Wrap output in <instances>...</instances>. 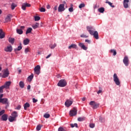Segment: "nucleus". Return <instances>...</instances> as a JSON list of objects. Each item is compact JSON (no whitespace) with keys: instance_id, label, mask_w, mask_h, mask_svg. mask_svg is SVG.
I'll list each match as a JSON object with an SVG mask.
<instances>
[{"instance_id":"1","label":"nucleus","mask_w":131,"mask_h":131,"mask_svg":"<svg viewBox=\"0 0 131 131\" xmlns=\"http://www.w3.org/2000/svg\"><path fill=\"white\" fill-rule=\"evenodd\" d=\"M86 29L89 32L90 34L91 35H93L94 37L96 39H99V34L98 33V31H95V28L92 26H87Z\"/></svg>"},{"instance_id":"2","label":"nucleus","mask_w":131,"mask_h":131,"mask_svg":"<svg viewBox=\"0 0 131 131\" xmlns=\"http://www.w3.org/2000/svg\"><path fill=\"white\" fill-rule=\"evenodd\" d=\"M57 85L58 86H60V88H64V86H66V85H67V82L64 79H61L59 80L57 84Z\"/></svg>"},{"instance_id":"3","label":"nucleus","mask_w":131,"mask_h":131,"mask_svg":"<svg viewBox=\"0 0 131 131\" xmlns=\"http://www.w3.org/2000/svg\"><path fill=\"white\" fill-rule=\"evenodd\" d=\"M89 104L90 106H92L93 109H97V108H99V106H100L99 103L93 101H91Z\"/></svg>"},{"instance_id":"4","label":"nucleus","mask_w":131,"mask_h":131,"mask_svg":"<svg viewBox=\"0 0 131 131\" xmlns=\"http://www.w3.org/2000/svg\"><path fill=\"white\" fill-rule=\"evenodd\" d=\"M114 81L115 82L117 85H120V81H119V79L118 78L116 73L114 74Z\"/></svg>"},{"instance_id":"5","label":"nucleus","mask_w":131,"mask_h":131,"mask_svg":"<svg viewBox=\"0 0 131 131\" xmlns=\"http://www.w3.org/2000/svg\"><path fill=\"white\" fill-rule=\"evenodd\" d=\"M77 114V108L75 107H73V110L70 112V116H75Z\"/></svg>"},{"instance_id":"6","label":"nucleus","mask_w":131,"mask_h":131,"mask_svg":"<svg viewBox=\"0 0 131 131\" xmlns=\"http://www.w3.org/2000/svg\"><path fill=\"white\" fill-rule=\"evenodd\" d=\"M10 75V72H9V69H6L3 70V75L2 76V77L3 78H6L9 76Z\"/></svg>"},{"instance_id":"7","label":"nucleus","mask_w":131,"mask_h":131,"mask_svg":"<svg viewBox=\"0 0 131 131\" xmlns=\"http://www.w3.org/2000/svg\"><path fill=\"white\" fill-rule=\"evenodd\" d=\"M34 72L36 74L38 75L40 73V66L37 65L34 68Z\"/></svg>"},{"instance_id":"8","label":"nucleus","mask_w":131,"mask_h":131,"mask_svg":"<svg viewBox=\"0 0 131 131\" xmlns=\"http://www.w3.org/2000/svg\"><path fill=\"white\" fill-rule=\"evenodd\" d=\"M0 103H2V104H5V105H7V106H9V100L8 98H3L2 99H1Z\"/></svg>"},{"instance_id":"9","label":"nucleus","mask_w":131,"mask_h":131,"mask_svg":"<svg viewBox=\"0 0 131 131\" xmlns=\"http://www.w3.org/2000/svg\"><path fill=\"white\" fill-rule=\"evenodd\" d=\"M123 62L126 66H128L129 62V60L128 59V57L127 56H125L124 57V59L123 60Z\"/></svg>"},{"instance_id":"10","label":"nucleus","mask_w":131,"mask_h":131,"mask_svg":"<svg viewBox=\"0 0 131 131\" xmlns=\"http://www.w3.org/2000/svg\"><path fill=\"white\" fill-rule=\"evenodd\" d=\"M65 5L64 4H60L58 9V12H63L65 11Z\"/></svg>"},{"instance_id":"11","label":"nucleus","mask_w":131,"mask_h":131,"mask_svg":"<svg viewBox=\"0 0 131 131\" xmlns=\"http://www.w3.org/2000/svg\"><path fill=\"white\" fill-rule=\"evenodd\" d=\"M72 103H73V101L68 99L65 102V105L66 107H70L72 105Z\"/></svg>"},{"instance_id":"12","label":"nucleus","mask_w":131,"mask_h":131,"mask_svg":"<svg viewBox=\"0 0 131 131\" xmlns=\"http://www.w3.org/2000/svg\"><path fill=\"white\" fill-rule=\"evenodd\" d=\"M27 7H31V5L27 3H24L21 6V9H23L24 11H25V10H26Z\"/></svg>"},{"instance_id":"13","label":"nucleus","mask_w":131,"mask_h":131,"mask_svg":"<svg viewBox=\"0 0 131 131\" xmlns=\"http://www.w3.org/2000/svg\"><path fill=\"white\" fill-rule=\"evenodd\" d=\"M129 0H124L123 1V6L125 9H127L128 8V3Z\"/></svg>"},{"instance_id":"14","label":"nucleus","mask_w":131,"mask_h":131,"mask_svg":"<svg viewBox=\"0 0 131 131\" xmlns=\"http://www.w3.org/2000/svg\"><path fill=\"white\" fill-rule=\"evenodd\" d=\"M4 51H5V52H12V51H13L12 46L10 45V46H7L5 48Z\"/></svg>"},{"instance_id":"15","label":"nucleus","mask_w":131,"mask_h":131,"mask_svg":"<svg viewBox=\"0 0 131 131\" xmlns=\"http://www.w3.org/2000/svg\"><path fill=\"white\" fill-rule=\"evenodd\" d=\"M79 47L81 48V49H82L84 51H86V50H88V47H85V46H84V44H83V43H79Z\"/></svg>"},{"instance_id":"16","label":"nucleus","mask_w":131,"mask_h":131,"mask_svg":"<svg viewBox=\"0 0 131 131\" xmlns=\"http://www.w3.org/2000/svg\"><path fill=\"white\" fill-rule=\"evenodd\" d=\"M5 37V32L3 31L2 29H0V39H2Z\"/></svg>"},{"instance_id":"17","label":"nucleus","mask_w":131,"mask_h":131,"mask_svg":"<svg viewBox=\"0 0 131 131\" xmlns=\"http://www.w3.org/2000/svg\"><path fill=\"white\" fill-rule=\"evenodd\" d=\"M11 81H7L6 82L5 84L4 85V87L5 88V89H9V86L11 85Z\"/></svg>"},{"instance_id":"18","label":"nucleus","mask_w":131,"mask_h":131,"mask_svg":"<svg viewBox=\"0 0 131 131\" xmlns=\"http://www.w3.org/2000/svg\"><path fill=\"white\" fill-rule=\"evenodd\" d=\"M2 119L3 121H7L8 120V115L4 114L2 116Z\"/></svg>"},{"instance_id":"19","label":"nucleus","mask_w":131,"mask_h":131,"mask_svg":"<svg viewBox=\"0 0 131 131\" xmlns=\"http://www.w3.org/2000/svg\"><path fill=\"white\" fill-rule=\"evenodd\" d=\"M11 14H8L7 17L5 18V21L6 22H10L11 21Z\"/></svg>"},{"instance_id":"20","label":"nucleus","mask_w":131,"mask_h":131,"mask_svg":"<svg viewBox=\"0 0 131 131\" xmlns=\"http://www.w3.org/2000/svg\"><path fill=\"white\" fill-rule=\"evenodd\" d=\"M9 42L11 43V45H14V42H15V38L9 37L8 39Z\"/></svg>"},{"instance_id":"21","label":"nucleus","mask_w":131,"mask_h":131,"mask_svg":"<svg viewBox=\"0 0 131 131\" xmlns=\"http://www.w3.org/2000/svg\"><path fill=\"white\" fill-rule=\"evenodd\" d=\"M77 46L75 44H72L71 46L69 47V49L71 50V49H77Z\"/></svg>"},{"instance_id":"22","label":"nucleus","mask_w":131,"mask_h":131,"mask_svg":"<svg viewBox=\"0 0 131 131\" xmlns=\"http://www.w3.org/2000/svg\"><path fill=\"white\" fill-rule=\"evenodd\" d=\"M30 107V104L28 103V102H27L24 105V109L25 110H27V108H29Z\"/></svg>"},{"instance_id":"23","label":"nucleus","mask_w":131,"mask_h":131,"mask_svg":"<svg viewBox=\"0 0 131 131\" xmlns=\"http://www.w3.org/2000/svg\"><path fill=\"white\" fill-rule=\"evenodd\" d=\"M29 41L30 40L28 38L24 40V45H25V46L28 45V43H29Z\"/></svg>"},{"instance_id":"24","label":"nucleus","mask_w":131,"mask_h":131,"mask_svg":"<svg viewBox=\"0 0 131 131\" xmlns=\"http://www.w3.org/2000/svg\"><path fill=\"white\" fill-rule=\"evenodd\" d=\"M19 85L21 89H24V85H25L24 82H23L22 81H20L19 83Z\"/></svg>"},{"instance_id":"25","label":"nucleus","mask_w":131,"mask_h":131,"mask_svg":"<svg viewBox=\"0 0 131 131\" xmlns=\"http://www.w3.org/2000/svg\"><path fill=\"white\" fill-rule=\"evenodd\" d=\"M33 74H31V75L28 77V81H31V80L33 79Z\"/></svg>"},{"instance_id":"26","label":"nucleus","mask_w":131,"mask_h":131,"mask_svg":"<svg viewBox=\"0 0 131 131\" xmlns=\"http://www.w3.org/2000/svg\"><path fill=\"white\" fill-rule=\"evenodd\" d=\"M38 26H39V24L36 23L35 24L32 25V28L34 29H36V28H38Z\"/></svg>"},{"instance_id":"27","label":"nucleus","mask_w":131,"mask_h":131,"mask_svg":"<svg viewBox=\"0 0 131 131\" xmlns=\"http://www.w3.org/2000/svg\"><path fill=\"white\" fill-rule=\"evenodd\" d=\"M11 115H12V117H13L14 118H16V117H17L18 116L17 112H14L13 113H12L11 114Z\"/></svg>"},{"instance_id":"28","label":"nucleus","mask_w":131,"mask_h":131,"mask_svg":"<svg viewBox=\"0 0 131 131\" xmlns=\"http://www.w3.org/2000/svg\"><path fill=\"white\" fill-rule=\"evenodd\" d=\"M98 11L99 13H104V12H105V8H104V7H101L98 9Z\"/></svg>"},{"instance_id":"29","label":"nucleus","mask_w":131,"mask_h":131,"mask_svg":"<svg viewBox=\"0 0 131 131\" xmlns=\"http://www.w3.org/2000/svg\"><path fill=\"white\" fill-rule=\"evenodd\" d=\"M31 31H32V28H28L26 31V34H28V33H31Z\"/></svg>"},{"instance_id":"30","label":"nucleus","mask_w":131,"mask_h":131,"mask_svg":"<svg viewBox=\"0 0 131 131\" xmlns=\"http://www.w3.org/2000/svg\"><path fill=\"white\" fill-rule=\"evenodd\" d=\"M16 32H17V33H18V34H23V31L21 29H17Z\"/></svg>"},{"instance_id":"31","label":"nucleus","mask_w":131,"mask_h":131,"mask_svg":"<svg viewBox=\"0 0 131 131\" xmlns=\"http://www.w3.org/2000/svg\"><path fill=\"white\" fill-rule=\"evenodd\" d=\"M70 126L73 128V127H78V125L77 123L70 124Z\"/></svg>"},{"instance_id":"32","label":"nucleus","mask_w":131,"mask_h":131,"mask_svg":"<svg viewBox=\"0 0 131 131\" xmlns=\"http://www.w3.org/2000/svg\"><path fill=\"white\" fill-rule=\"evenodd\" d=\"M11 10H14L16 7H17V5L15 4V3H13L11 4Z\"/></svg>"},{"instance_id":"33","label":"nucleus","mask_w":131,"mask_h":131,"mask_svg":"<svg viewBox=\"0 0 131 131\" xmlns=\"http://www.w3.org/2000/svg\"><path fill=\"white\" fill-rule=\"evenodd\" d=\"M21 50H22V46L21 45H20L19 46H18L17 48L14 49V51L16 53V52H17V51H21Z\"/></svg>"},{"instance_id":"34","label":"nucleus","mask_w":131,"mask_h":131,"mask_svg":"<svg viewBox=\"0 0 131 131\" xmlns=\"http://www.w3.org/2000/svg\"><path fill=\"white\" fill-rule=\"evenodd\" d=\"M105 3L106 4H108L109 5V6L112 7V8H115V6L114 5H113L112 3H111V2H109V1H106Z\"/></svg>"},{"instance_id":"35","label":"nucleus","mask_w":131,"mask_h":131,"mask_svg":"<svg viewBox=\"0 0 131 131\" xmlns=\"http://www.w3.org/2000/svg\"><path fill=\"white\" fill-rule=\"evenodd\" d=\"M84 120H85V117H79L78 118V121H83Z\"/></svg>"},{"instance_id":"36","label":"nucleus","mask_w":131,"mask_h":131,"mask_svg":"<svg viewBox=\"0 0 131 131\" xmlns=\"http://www.w3.org/2000/svg\"><path fill=\"white\" fill-rule=\"evenodd\" d=\"M110 52L111 53H113V56H116V54H117V52H116V50L114 49H111Z\"/></svg>"},{"instance_id":"37","label":"nucleus","mask_w":131,"mask_h":131,"mask_svg":"<svg viewBox=\"0 0 131 131\" xmlns=\"http://www.w3.org/2000/svg\"><path fill=\"white\" fill-rule=\"evenodd\" d=\"M8 120L10 122H13V121L15 120V118H14L13 117L10 116V117H9Z\"/></svg>"},{"instance_id":"38","label":"nucleus","mask_w":131,"mask_h":131,"mask_svg":"<svg viewBox=\"0 0 131 131\" xmlns=\"http://www.w3.org/2000/svg\"><path fill=\"white\" fill-rule=\"evenodd\" d=\"M56 46H57V44L54 43L53 45H50L49 47H50V49H55V48H56Z\"/></svg>"},{"instance_id":"39","label":"nucleus","mask_w":131,"mask_h":131,"mask_svg":"<svg viewBox=\"0 0 131 131\" xmlns=\"http://www.w3.org/2000/svg\"><path fill=\"white\" fill-rule=\"evenodd\" d=\"M84 7H85V5L84 4V3H82L79 6V9H82V8H84Z\"/></svg>"},{"instance_id":"40","label":"nucleus","mask_w":131,"mask_h":131,"mask_svg":"<svg viewBox=\"0 0 131 131\" xmlns=\"http://www.w3.org/2000/svg\"><path fill=\"white\" fill-rule=\"evenodd\" d=\"M42 126V125H38L36 127V130H40V129H41V127Z\"/></svg>"},{"instance_id":"41","label":"nucleus","mask_w":131,"mask_h":131,"mask_svg":"<svg viewBox=\"0 0 131 131\" xmlns=\"http://www.w3.org/2000/svg\"><path fill=\"white\" fill-rule=\"evenodd\" d=\"M4 89H5V88L4 86V85H2L0 87V93H4Z\"/></svg>"},{"instance_id":"42","label":"nucleus","mask_w":131,"mask_h":131,"mask_svg":"<svg viewBox=\"0 0 131 131\" xmlns=\"http://www.w3.org/2000/svg\"><path fill=\"white\" fill-rule=\"evenodd\" d=\"M50 114H45L44 115H43V117H45V118H50Z\"/></svg>"},{"instance_id":"43","label":"nucleus","mask_w":131,"mask_h":131,"mask_svg":"<svg viewBox=\"0 0 131 131\" xmlns=\"http://www.w3.org/2000/svg\"><path fill=\"white\" fill-rule=\"evenodd\" d=\"M34 19H35V21H39V20H40V17L35 16Z\"/></svg>"},{"instance_id":"44","label":"nucleus","mask_w":131,"mask_h":131,"mask_svg":"<svg viewBox=\"0 0 131 131\" xmlns=\"http://www.w3.org/2000/svg\"><path fill=\"white\" fill-rule=\"evenodd\" d=\"M90 127H91V128H94L95 127V124L94 123H91L90 124Z\"/></svg>"},{"instance_id":"45","label":"nucleus","mask_w":131,"mask_h":131,"mask_svg":"<svg viewBox=\"0 0 131 131\" xmlns=\"http://www.w3.org/2000/svg\"><path fill=\"white\" fill-rule=\"evenodd\" d=\"M39 11L40 12H46V9L43 8V7H41L40 9H39Z\"/></svg>"},{"instance_id":"46","label":"nucleus","mask_w":131,"mask_h":131,"mask_svg":"<svg viewBox=\"0 0 131 131\" xmlns=\"http://www.w3.org/2000/svg\"><path fill=\"white\" fill-rule=\"evenodd\" d=\"M69 12H70L71 13H72V12H73V7L72 6L71 8H70L69 9Z\"/></svg>"},{"instance_id":"47","label":"nucleus","mask_w":131,"mask_h":131,"mask_svg":"<svg viewBox=\"0 0 131 131\" xmlns=\"http://www.w3.org/2000/svg\"><path fill=\"white\" fill-rule=\"evenodd\" d=\"M28 52H29V48H26L25 50V53L27 54V53H28Z\"/></svg>"},{"instance_id":"48","label":"nucleus","mask_w":131,"mask_h":131,"mask_svg":"<svg viewBox=\"0 0 131 131\" xmlns=\"http://www.w3.org/2000/svg\"><path fill=\"white\" fill-rule=\"evenodd\" d=\"M4 113H5V110H2V111L0 112V116H2V115H3V114H4Z\"/></svg>"},{"instance_id":"49","label":"nucleus","mask_w":131,"mask_h":131,"mask_svg":"<svg viewBox=\"0 0 131 131\" xmlns=\"http://www.w3.org/2000/svg\"><path fill=\"white\" fill-rule=\"evenodd\" d=\"M81 37H84L85 38H86V37H89V36L85 35H81Z\"/></svg>"},{"instance_id":"50","label":"nucleus","mask_w":131,"mask_h":131,"mask_svg":"<svg viewBox=\"0 0 131 131\" xmlns=\"http://www.w3.org/2000/svg\"><path fill=\"white\" fill-rule=\"evenodd\" d=\"M3 97H4V94H0V100H3Z\"/></svg>"},{"instance_id":"51","label":"nucleus","mask_w":131,"mask_h":131,"mask_svg":"<svg viewBox=\"0 0 131 131\" xmlns=\"http://www.w3.org/2000/svg\"><path fill=\"white\" fill-rule=\"evenodd\" d=\"M85 42H88V43H91V41L89 39H85Z\"/></svg>"},{"instance_id":"52","label":"nucleus","mask_w":131,"mask_h":131,"mask_svg":"<svg viewBox=\"0 0 131 131\" xmlns=\"http://www.w3.org/2000/svg\"><path fill=\"white\" fill-rule=\"evenodd\" d=\"M37 102V99H35V98H33V102L36 103Z\"/></svg>"},{"instance_id":"53","label":"nucleus","mask_w":131,"mask_h":131,"mask_svg":"<svg viewBox=\"0 0 131 131\" xmlns=\"http://www.w3.org/2000/svg\"><path fill=\"white\" fill-rule=\"evenodd\" d=\"M16 109H17V110H20V109H21V105H18Z\"/></svg>"},{"instance_id":"54","label":"nucleus","mask_w":131,"mask_h":131,"mask_svg":"<svg viewBox=\"0 0 131 131\" xmlns=\"http://www.w3.org/2000/svg\"><path fill=\"white\" fill-rule=\"evenodd\" d=\"M99 121H101V122H103V118H102V117H99Z\"/></svg>"},{"instance_id":"55","label":"nucleus","mask_w":131,"mask_h":131,"mask_svg":"<svg viewBox=\"0 0 131 131\" xmlns=\"http://www.w3.org/2000/svg\"><path fill=\"white\" fill-rule=\"evenodd\" d=\"M51 56H52V54H49V55L46 57V59H49V58H50V57H51Z\"/></svg>"},{"instance_id":"56","label":"nucleus","mask_w":131,"mask_h":131,"mask_svg":"<svg viewBox=\"0 0 131 131\" xmlns=\"http://www.w3.org/2000/svg\"><path fill=\"white\" fill-rule=\"evenodd\" d=\"M31 88V86L30 85H28L27 86V90H30V88Z\"/></svg>"},{"instance_id":"57","label":"nucleus","mask_w":131,"mask_h":131,"mask_svg":"<svg viewBox=\"0 0 131 131\" xmlns=\"http://www.w3.org/2000/svg\"><path fill=\"white\" fill-rule=\"evenodd\" d=\"M102 93V90H99L97 92V94L99 95V94H101Z\"/></svg>"},{"instance_id":"58","label":"nucleus","mask_w":131,"mask_h":131,"mask_svg":"<svg viewBox=\"0 0 131 131\" xmlns=\"http://www.w3.org/2000/svg\"><path fill=\"white\" fill-rule=\"evenodd\" d=\"M57 6H55L54 8V11H57Z\"/></svg>"},{"instance_id":"59","label":"nucleus","mask_w":131,"mask_h":131,"mask_svg":"<svg viewBox=\"0 0 131 131\" xmlns=\"http://www.w3.org/2000/svg\"><path fill=\"white\" fill-rule=\"evenodd\" d=\"M50 8H51V6H50V5H47V9H50Z\"/></svg>"},{"instance_id":"60","label":"nucleus","mask_w":131,"mask_h":131,"mask_svg":"<svg viewBox=\"0 0 131 131\" xmlns=\"http://www.w3.org/2000/svg\"><path fill=\"white\" fill-rule=\"evenodd\" d=\"M25 28V26H20V29H24Z\"/></svg>"},{"instance_id":"61","label":"nucleus","mask_w":131,"mask_h":131,"mask_svg":"<svg viewBox=\"0 0 131 131\" xmlns=\"http://www.w3.org/2000/svg\"><path fill=\"white\" fill-rule=\"evenodd\" d=\"M82 100L83 101H85V98H83L82 99Z\"/></svg>"},{"instance_id":"62","label":"nucleus","mask_w":131,"mask_h":131,"mask_svg":"<svg viewBox=\"0 0 131 131\" xmlns=\"http://www.w3.org/2000/svg\"><path fill=\"white\" fill-rule=\"evenodd\" d=\"M18 73H21V70H18Z\"/></svg>"},{"instance_id":"63","label":"nucleus","mask_w":131,"mask_h":131,"mask_svg":"<svg viewBox=\"0 0 131 131\" xmlns=\"http://www.w3.org/2000/svg\"><path fill=\"white\" fill-rule=\"evenodd\" d=\"M63 4H64V5H66V1H63Z\"/></svg>"},{"instance_id":"64","label":"nucleus","mask_w":131,"mask_h":131,"mask_svg":"<svg viewBox=\"0 0 131 131\" xmlns=\"http://www.w3.org/2000/svg\"><path fill=\"white\" fill-rule=\"evenodd\" d=\"M94 9H97V5H95V6H94Z\"/></svg>"}]
</instances>
